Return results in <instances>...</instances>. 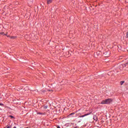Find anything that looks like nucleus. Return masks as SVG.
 <instances>
[{
  "instance_id": "obj_1",
  "label": "nucleus",
  "mask_w": 128,
  "mask_h": 128,
  "mask_svg": "<svg viewBox=\"0 0 128 128\" xmlns=\"http://www.w3.org/2000/svg\"><path fill=\"white\" fill-rule=\"evenodd\" d=\"M112 100L111 98H108L105 100H104L102 102V104H112Z\"/></svg>"
},
{
  "instance_id": "obj_2",
  "label": "nucleus",
  "mask_w": 128,
  "mask_h": 128,
  "mask_svg": "<svg viewBox=\"0 0 128 128\" xmlns=\"http://www.w3.org/2000/svg\"><path fill=\"white\" fill-rule=\"evenodd\" d=\"M126 66H128V62L125 64H122V65H120V66H123V68H126Z\"/></svg>"
},
{
  "instance_id": "obj_3",
  "label": "nucleus",
  "mask_w": 128,
  "mask_h": 128,
  "mask_svg": "<svg viewBox=\"0 0 128 128\" xmlns=\"http://www.w3.org/2000/svg\"><path fill=\"white\" fill-rule=\"evenodd\" d=\"M52 2V0H47V4H50Z\"/></svg>"
},
{
  "instance_id": "obj_4",
  "label": "nucleus",
  "mask_w": 128,
  "mask_h": 128,
  "mask_svg": "<svg viewBox=\"0 0 128 128\" xmlns=\"http://www.w3.org/2000/svg\"><path fill=\"white\" fill-rule=\"evenodd\" d=\"M88 114H86L84 115L80 116V118H84V116H88Z\"/></svg>"
},
{
  "instance_id": "obj_5",
  "label": "nucleus",
  "mask_w": 128,
  "mask_h": 128,
  "mask_svg": "<svg viewBox=\"0 0 128 128\" xmlns=\"http://www.w3.org/2000/svg\"><path fill=\"white\" fill-rule=\"evenodd\" d=\"M93 118H94V120H98V118H96V116H94Z\"/></svg>"
},
{
  "instance_id": "obj_6",
  "label": "nucleus",
  "mask_w": 128,
  "mask_h": 128,
  "mask_svg": "<svg viewBox=\"0 0 128 128\" xmlns=\"http://www.w3.org/2000/svg\"><path fill=\"white\" fill-rule=\"evenodd\" d=\"M124 84V81H121L120 82V86H122V84Z\"/></svg>"
},
{
  "instance_id": "obj_7",
  "label": "nucleus",
  "mask_w": 128,
  "mask_h": 128,
  "mask_svg": "<svg viewBox=\"0 0 128 128\" xmlns=\"http://www.w3.org/2000/svg\"><path fill=\"white\" fill-rule=\"evenodd\" d=\"M4 128H12V126H10L8 125H7L6 127Z\"/></svg>"
},
{
  "instance_id": "obj_8",
  "label": "nucleus",
  "mask_w": 128,
  "mask_h": 128,
  "mask_svg": "<svg viewBox=\"0 0 128 128\" xmlns=\"http://www.w3.org/2000/svg\"><path fill=\"white\" fill-rule=\"evenodd\" d=\"M104 54L105 56H107V57L110 56L109 55H106V52H105V53Z\"/></svg>"
},
{
  "instance_id": "obj_9",
  "label": "nucleus",
  "mask_w": 128,
  "mask_h": 128,
  "mask_svg": "<svg viewBox=\"0 0 128 128\" xmlns=\"http://www.w3.org/2000/svg\"><path fill=\"white\" fill-rule=\"evenodd\" d=\"M16 38V36H11V37H10V38L14 40V39Z\"/></svg>"
},
{
  "instance_id": "obj_10",
  "label": "nucleus",
  "mask_w": 128,
  "mask_h": 128,
  "mask_svg": "<svg viewBox=\"0 0 128 128\" xmlns=\"http://www.w3.org/2000/svg\"><path fill=\"white\" fill-rule=\"evenodd\" d=\"M9 117L10 118H14V116H10Z\"/></svg>"
},
{
  "instance_id": "obj_11",
  "label": "nucleus",
  "mask_w": 128,
  "mask_h": 128,
  "mask_svg": "<svg viewBox=\"0 0 128 128\" xmlns=\"http://www.w3.org/2000/svg\"><path fill=\"white\" fill-rule=\"evenodd\" d=\"M0 106H4V104H2V103H0Z\"/></svg>"
},
{
  "instance_id": "obj_12",
  "label": "nucleus",
  "mask_w": 128,
  "mask_h": 128,
  "mask_svg": "<svg viewBox=\"0 0 128 128\" xmlns=\"http://www.w3.org/2000/svg\"><path fill=\"white\" fill-rule=\"evenodd\" d=\"M72 114H74V113H72L70 114V116H72Z\"/></svg>"
},
{
  "instance_id": "obj_13",
  "label": "nucleus",
  "mask_w": 128,
  "mask_h": 128,
  "mask_svg": "<svg viewBox=\"0 0 128 128\" xmlns=\"http://www.w3.org/2000/svg\"><path fill=\"white\" fill-rule=\"evenodd\" d=\"M126 38H128V34H126Z\"/></svg>"
},
{
  "instance_id": "obj_14",
  "label": "nucleus",
  "mask_w": 128,
  "mask_h": 128,
  "mask_svg": "<svg viewBox=\"0 0 128 128\" xmlns=\"http://www.w3.org/2000/svg\"><path fill=\"white\" fill-rule=\"evenodd\" d=\"M13 128H16V126H14Z\"/></svg>"
},
{
  "instance_id": "obj_15",
  "label": "nucleus",
  "mask_w": 128,
  "mask_h": 128,
  "mask_svg": "<svg viewBox=\"0 0 128 128\" xmlns=\"http://www.w3.org/2000/svg\"><path fill=\"white\" fill-rule=\"evenodd\" d=\"M40 114H42V113H39Z\"/></svg>"
}]
</instances>
